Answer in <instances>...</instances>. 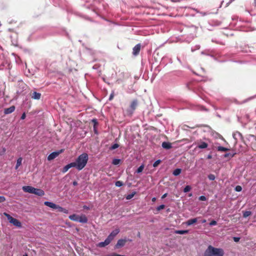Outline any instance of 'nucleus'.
Segmentation results:
<instances>
[{
  "mask_svg": "<svg viewBox=\"0 0 256 256\" xmlns=\"http://www.w3.org/2000/svg\"><path fill=\"white\" fill-rule=\"evenodd\" d=\"M233 240L235 242H238L240 240V238L238 237H234Z\"/></svg>",
  "mask_w": 256,
  "mask_h": 256,
  "instance_id": "42",
  "label": "nucleus"
},
{
  "mask_svg": "<svg viewBox=\"0 0 256 256\" xmlns=\"http://www.w3.org/2000/svg\"><path fill=\"white\" fill-rule=\"evenodd\" d=\"M213 256H224V251L222 248L214 247Z\"/></svg>",
  "mask_w": 256,
  "mask_h": 256,
  "instance_id": "4",
  "label": "nucleus"
},
{
  "mask_svg": "<svg viewBox=\"0 0 256 256\" xmlns=\"http://www.w3.org/2000/svg\"><path fill=\"white\" fill-rule=\"evenodd\" d=\"M252 214V212L250 211H245L243 212V216L244 218H246Z\"/></svg>",
  "mask_w": 256,
  "mask_h": 256,
  "instance_id": "27",
  "label": "nucleus"
},
{
  "mask_svg": "<svg viewBox=\"0 0 256 256\" xmlns=\"http://www.w3.org/2000/svg\"><path fill=\"white\" fill-rule=\"evenodd\" d=\"M162 147L168 150L172 148V144L168 142H164L162 143Z\"/></svg>",
  "mask_w": 256,
  "mask_h": 256,
  "instance_id": "18",
  "label": "nucleus"
},
{
  "mask_svg": "<svg viewBox=\"0 0 256 256\" xmlns=\"http://www.w3.org/2000/svg\"><path fill=\"white\" fill-rule=\"evenodd\" d=\"M84 208H86V209H88V208H88V206H84Z\"/></svg>",
  "mask_w": 256,
  "mask_h": 256,
  "instance_id": "53",
  "label": "nucleus"
},
{
  "mask_svg": "<svg viewBox=\"0 0 256 256\" xmlns=\"http://www.w3.org/2000/svg\"><path fill=\"white\" fill-rule=\"evenodd\" d=\"M123 184H124L122 181H116L115 184V185L118 187H120L122 186Z\"/></svg>",
  "mask_w": 256,
  "mask_h": 256,
  "instance_id": "32",
  "label": "nucleus"
},
{
  "mask_svg": "<svg viewBox=\"0 0 256 256\" xmlns=\"http://www.w3.org/2000/svg\"><path fill=\"white\" fill-rule=\"evenodd\" d=\"M216 224H217L216 222V220H213L211 221V222H210V226H215V225H216Z\"/></svg>",
  "mask_w": 256,
  "mask_h": 256,
  "instance_id": "40",
  "label": "nucleus"
},
{
  "mask_svg": "<svg viewBox=\"0 0 256 256\" xmlns=\"http://www.w3.org/2000/svg\"><path fill=\"white\" fill-rule=\"evenodd\" d=\"M253 137H254L255 138V140H256V137L254 136H252Z\"/></svg>",
  "mask_w": 256,
  "mask_h": 256,
  "instance_id": "55",
  "label": "nucleus"
},
{
  "mask_svg": "<svg viewBox=\"0 0 256 256\" xmlns=\"http://www.w3.org/2000/svg\"><path fill=\"white\" fill-rule=\"evenodd\" d=\"M57 207L58 208L56 209H58V212H62L63 208L60 206L58 205H57Z\"/></svg>",
  "mask_w": 256,
  "mask_h": 256,
  "instance_id": "41",
  "label": "nucleus"
},
{
  "mask_svg": "<svg viewBox=\"0 0 256 256\" xmlns=\"http://www.w3.org/2000/svg\"><path fill=\"white\" fill-rule=\"evenodd\" d=\"M206 222V220H205V219L202 220H201V222H202V224L205 223V222Z\"/></svg>",
  "mask_w": 256,
  "mask_h": 256,
  "instance_id": "51",
  "label": "nucleus"
},
{
  "mask_svg": "<svg viewBox=\"0 0 256 256\" xmlns=\"http://www.w3.org/2000/svg\"><path fill=\"white\" fill-rule=\"evenodd\" d=\"M137 105H138V100H133L130 104V108L133 111H134L136 110Z\"/></svg>",
  "mask_w": 256,
  "mask_h": 256,
  "instance_id": "17",
  "label": "nucleus"
},
{
  "mask_svg": "<svg viewBox=\"0 0 256 256\" xmlns=\"http://www.w3.org/2000/svg\"><path fill=\"white\" fill-rule=\"evenodd\" d=\"M217 150L218 151H221V152H226L229 150L228 148L222 146H219L217 148Z\"/></svg>",
  "mask_w": 256,
  "mask_h": 256,
  "instance_id": "25",
  "label": "nucleus"
},
{
  "mask_svg": "<svg viewBox=\"0 0 256 256\" xmlns=\"http://www.w3.org/2000/svg\"><path fill=\"white\" fill-rule=\"evenodd\" d=\"M26 118V114L24 113L22 114L21 116V119L24 120Z\"/></svg>",
  "mask_w": 256,
  "mask_h": 256,
  "instance_id": "45",
  "label": "nucleus"
},
{
  "mask_svg": "<svg viewBox=\"0 0 256 256\" xmlns=\"http://www.w3.org/2000/svg\"><path fill=\"white\" fill-rule=\"evenodd\" d=\"M62 150H60V152H54L51 153L48 156V160H52L56 158L62 152Z\"/></svg>",
  "mask_w": 256,
  "mask_h": 256,
  "instance_id": "6",
  "label": "nucleus"
},
{
  "mask_svg": "<svg viewBox=\"0 0 256 256\" xmlns=\"http://www.w3.org/2000/svg\"><path fill=\"white\" fill-rule=\"evenodd\" d=\"M24 256H28L27 254H24Z\"/></svg>",
  "mask_w": 256,
  "mask_h": 256,
  "instance_id": "54",
  "label": "nucleus"
},
{
  "mask_svg": "<svg viewBox=\"0 0 256 256\" xmlns=\"http://www.w3.org/2000/svg\"><path fill=\"white\" fill-rule=\"evenodd\" d=\"M196 218L190 219L186 222V224L187 226L192 225V224L196 223L198 222V218Z\"/></svg>",
  "mask_w": 256,
  "mask_h": 256,
  "instance_id": "13",
  "label": "nucleus"
},
{
  "mask_svg": "<svg viewBox=\"0 0 256 256\" xmlns=\"http://www.w3.org/2000/svg\"><path fill=\"white\" fill-rule=\"evenodd\" d=\"M33 194H35L38 196H43L44 194V192L41 189L34 188Z\"/></svg>",
  "mask_w": 256,
  "mask_h": 256,
  "instance_id": "11",
  "label": "nucleus"
},
{
  "mask_svg": "<svg viewBox=\"0 0 256 256\" xmlns=\"http://www.w3.org/2000/svg\"><path fill=\"white\" fill-rule=\"evenodd\" d=\"M144 168V165H141L136 170V172L138 173H140L143 170Z\"/></svg>",
  "mask_w": 256,
  "mask_h": 256,
  "instance_id": "30",
  "label": "nucleus"
},
{
  "mask_svg": "<svg viewBox=\"0 0 256 256\" xmlns=\"http://www.w3.org/2000/svg\"><path fill=\"white\" fill-rule=\"evenodd\" d=\"M120 232L119 228H116L107 237L104 242H100L98 244V246L100 248L105 247L108 245L114 237Z\"/></svg>",
  "mask_w": 256,
  "mask_h": 256,
  "instance_id": "2",
  "label": "nucleus"
},
{
  "mask_svg": "<svg viewBox=\"0 0 256 256\" xmlns=\"http://www.w3.org/2000/svg\"><path fill=\"white\" fill-rule=\"evenodd\" d=\"M118 147H119V145L118 144H114L110 146V150H114L117 148Z\"/></svg>",
  "mask_w": 256,
  "mask_h": 256,
  "instance_id": "29",
  "label": "nucleus"
},
{
  "mask_svg": "<svg viewBox=\"0 0 256 256\" xmlns=\"http://www.w3.org/2000/svg\"><path fill=\"white\" fill-rule=\"evenodd\" d=\"M156 198H152V202H155V201H156Z\"/></svg>",
  "mask_w": 256,
  "mask_h": 256,
  "instance_id": "52",
  "label": "nucleus"
},
{
  "mask_svg": "<svg viewBox=\"0 0 256 256\" xmlns=\"http://www.w3.org/2000/svg\"><path fill=\"white\" fill-rule=\"evenodd\" d=\"M114 98V94H112L110 95V98H109V100H112Z\"/></svg>",
  "mask_w": 256,
  "mask_h": 256,
  "instance_id": "48",
  "label": "nucleus"
},
{
  "mask_svg": "<svg viewBox=\"0 0 256 256\" xmlns=\"http://www.w3.org/2000/svg\"><path fill=\"white\" fill-rule=\"evenodd\" d=\"M138 236H140V232H138Z\"/></svg>",
  "mask_w": 256,
  "mask_h": 256,
  "instance_id": "56",
  "label": "nucleus"
},
{
  "mask_svg": "<svg viewBox=\"0 0 256 256\" xmlns=\"http://www.w3.org/2000/svg\"><path fill=\"white\" fill-rule=\"evenodd\" d=\"M120 159L114 158L112 160V164L114 165H118L120 164Z\"/></svg>",
  "mask_w": 256,
  "mask_h": 256,
  "instance_id": "28",
  "label": "nucleus"
},
{
  "mask_svg": "<svg viewBox=\"0 0 256 256\" xmlns=\"http://www.w3.org/2000/svg\"><path fill=\"white\" fill-rule=\"evenodd\" d=\"M208 178L210 180H214L215 179L216 177L214 174H210L208 176Z\"/></svg>",
  "mask_w": 256,
  "mask_h": 256,
  "instance_id": "34",
  "label": "nucleus"
},
{
  "mask_svg": "<svg viewBox=\"0 0 256 256\" xmlns=\"http://www.w3.org/2000/svg\"><path fill=\"white\" fill-rule=\"evenodd\" d=\"M236 154V153L234 154H230V153H227L224 154V157L225 158H228V159H230L234 157V155Z\"/></svg>",
  "mask_w": 256,
  "mask_h": 256,
  "instance_id": "22",
  "label": "nucleus"
},
{
  "mask_svg": "<svg viewBox=\"0 0 256 256\" xmlns=\"http://www.w3.org/2000/svg\"><path fill=\"white\" fill-rule=\"evenodd\" d=\"M41 96L42 94L40 93L37 92H34L30 94L32 98L34 100H40L41 98Z\"/></svg>",
  "mask_w": 256,
  "mask_h": 256,
  "instance_id": "10",
  "label": "nucleus"
},
{
  "mask_svg": "<svg viewBox=\"0 0 256 256\" xmlns=\"http://www.w3.org/2000/svg\"><path fill=\"white\" fill-rule=\"evenodd\" d=\"M106 256H124L120 255V254H109V255H107Z\"/></svg>",
  "mask_w": 256,
  "mask_h": 256,
  "instance_id": "43",
  "label": "nucleus"
},
{
  "mask_svg": "<svg viewBox=\"0 0 256 256\" xmlns=\"http://www.w3.org/2000/svg\"><path fill=\"white\" fill-rule=\"evenodd\" d=\"M16 107L14 106H12L8 108H4V114H8L12 113L14 111Z\"/></svg>",
  "mask_w": 256,
  "mask_h": 256,
  "instance_id": "12",
  "label": "nucleus"
},
{
  "mask_svg": "<svg viewBox=\"0 0 256 256\" xmlns=\"http://www.w3.org/2000/svg\"><path fill=\"white\" fill-rule=\"evenodd\" d=\"M200 200L205 201L206 200V197L204 196H200L198 198Z\"/></svg>",
  "mask_w": 256,
  "mask_h": 256,
  "instance_id": "38",
  "label": "nucleus"
},
{
  "mask_svg": "<svg viewBox=\"0 0 256 256\" xmlns=\"http://www.w3.org/2000/svg\"><path fill=\"white\" fill-rule=\"evenodd\" d=\"M92 122L94 123V126L98 124L96 120V119L92 120Z\"/></svg>",
  "mask_w": 256,
  "mask_h": 256,
  "instance_id": "46",
  "label": "nucleus"
},
{
  "mask_svg": "<svg viewBox=\"0 0 256 256\" xmlns=\"http://www.w3.org/2000/svg\"><path fill=\"white\" fill-rule=\"evenodd\" d=\"M167 194H167L166 193V194H164L162 196V199H164V198H166V196H167Z\"/></svg>",
  "mask_w": 256,
  "mask_h": 256,
  "instance_id": "47",
  "label": "nucleus"
},
{
  "mask_svg": "<svg viewBox=\"0 0 256 256\" xmlns=\"http://www.w3.org/2000/svg\"><path fill=\"white\" fill-rule=\"evenodd\" d=\"M88 220L87 217L84 214H82L78 217V222H80L85 224L88 222Z\"/></svg>",
  "mask_w": 256,
  "mask_h": 256,
  "instance_id": "14",
  "label": "nucleus"
},
{
  "mask_svg": "<svg viewBox=\"0 0 256 256\" xmlns=\"http://www.w3.org/2000/svg\"><path fill=\"white\" fill-rule=\"evenodd\" d=\"M235 190H236V191L238 192H240L242 190V188L240 186H237L235 188Z\"/></svg>",
  "mask_w": 256,
  "mask_h": 256,
  "instance_id": "36",
  "label": "nucleus"
},
{
  "mask_svg": "<svg viewBox=\"0 0 256 256\" xmlns=\"http://www.w3.org/2000/svg\"><path fill=\"white\" fill-rule=\"evenodd\" d=\"M136 194V192H132V194H128L126 196V199L128 200H130L131 198H132Z\"/></svg>",
  "mask_w": 256,
  "mask_h": 256,
  "instance_id": "26",
  "label": "nucleus"
},
{
  "mask_svg": "<svg viewBox=\"0 0 256 256\" xmlns=\"http://www.w3.org/2000/svg\"><path fill=\"white\" fill-rule=\"evenodd\" d=\"M22 158H19L17 160L15 168L16 170L18 169V168L22 164Z\"/></svg>",
  "mask_w": 256,
  "mask_h": 256,
  "instance_id": "23",
  "label": "nucleus"
},
{
  "mask_svg": "<svg viewBox=\"0 0 256 256\" xmlns=\"http://www.w3.org/2000/svg\"><path fill=\"white\" fill-rule=\"evenodd\" d=\"M140 47L141 46L140 44H137L136 46H134L132 50V54L136 56L139 54L140 50Z\"/></svg>",
  "mask_w": 256,
  "mask_h": 256,
  "instance_id": "8",
  "label": "nucleus"
},
{
  "mask_svg": "<svg viewBox=\"0 0 256 256\" xmlns=\"http://www.w3.org/2000/svg\"><path fill=\"white\" fill-rule=\"evenodd\" d=\"M74 166V164H73L72 162H71L70 164H68L66 165V166H64L63 168H62V172L63 173H65L70 168H73Z\"/></svg>",
  "mask_w": 256,
  "mask_h": 256,
  "instance_id": "16",
  "label": "nucleus"
},
{
  "mask_svg": "<svg viewBox=\"0 0 256 256\" xmlns=\"http://www.w3.org/2000/svg\"><path fill=\"white\" fill-rule=\"evenodd\" d=\"M62 212H64V214H68V210L64 208H63Z\"/></svg>",
  "mask_w": 256,
  "mask_h": 256,
  "instance_id": "44",
  "label": "nucleus"
},
{
  "mask_svg": "<svg viewBox=\"0 0 256 256\" xmlns=\"http://www.w3.org/2000/svg\"><path fill=\"white\" fill-rule=\"evenodd\" d=\"M78 184L77 182H76V181H74L72 182V184L74 186H77Z\"/></svg>",
  "mask_w": 256,
  "mask_h": 256,
  "instance_id": "49",
  "label": "nucleus"
},
{
  "mask_svg": "<svg viewBox=\"0 0 256 256\" xmlns=\"http://www.w3.org/2000/svg\"><path fill=\"white\" fill-rule=\"evenodd\" d=\"M79 216L76 214H73L69 216V218L74 222H78Z\"/></svg>",
  "mask_w": 256,
  "mask_h": 256,
  "instance_id": "19",
  "label": "nucleus"
},
{
  "mask_svg": "<svg viewBox=\"0 0 256 256\" xmlns=\"http://www.w3.org/2000/svg\"><path fill=\"white\" fill-rule=\"evenodd\" d=\"M208 144L205 142H201L198 146L197 148L200 149L206 148L208 147Z\"/></svg>",
  "mask_w": 256,
  "mask_h": 256,
  "instance_id": "20",
  "label": "nucleus"
},
{
  "mask_svg": "<svg viewBox=\"0 0 256 256\" xmlns=\"http://www.w3.org/2000/svg\"><path fill=\"white\" fill-rule=\"evenodd\" d=\"M174 232L176 234H184L188 232V230H176Z\"/></svg>",
  "mask_w": 256,
  "mask_h": 256,
  "instance_id": "21",
  "label": "nucleus"
},
{
  "mask_svg": "<svg viewBox=\"0 0 256 256\" xmlns=\"http://www.w3.org/2000/svg\"><path fill=\"white\" fill-rule=\"evenodd\" d=\"M161 162V160H156L153 164L154 167H156L158 166V164Z\"/></svg>",
  "mask_w": 256,
  "mask_h": 256,
  "instance_id": "33",
  "label": "nucleus"
},
{
  "mask_svg": "<svg viewBox=\"0 0 256 256\" xmlns=\"http://www.w3.org/2000/svg\"><path fill=\"white\" fill-rule=\"evenodd\" d=\"M182 172V170L180 168H176L172 172L173 174L175 176H177L179 175Z\"/></svg>",
  "mask_w": 256,
  "mask_h": 256,
  "instance_id": "24",
  "label": "nucleus"
},
{
  "mask_svg": "<svg viewBox=\"0 0 256 256\" xmlns=\"http://www.w3.org/2000/svg\"><path fill=\"white\" fill-rule=\"evenodd\" d=\"M4 214L6 216L10 223L12 224L14 226H16L18 228H20L22 226V224L18 220L14 218L9 214H8L6 212L4 213Z\"/></svg>",
  "mask_w": 256,
  "mask_h": 256,
  "instance_id": "3",
  "label": "nucleus"
},
{
  "mask_svg": "<svg viewBox=\"0 0 256 256\" xmlns=\"http://www.w3.org/2000/svg\"><path fill=\"white\" fill-rule=\"evenodd\" d=\"M34 188L31 186H24L22 187V190L24 192H28L30 194H33V192L34 190Z\"/></svg>",
  "mask_w": 256,
  "mask_h": 256,
  "instance_id": "9",
  "label": "nucleus"
},
{
  "mask_svg": "<svg viewBox=\"0 0 256 256\" xmlns=\"http://www.w3.org/2000/svg\"><path fill=\"white\" fill-rule=\"evenodd\" d=\"M126 240L123 239H120L118 240L115 246V248H119L123 246H124V244L126 243Z\"/></svg>",
  "mask_w": 256,
  "mask_h": 256,
  "instance_id": "7",
  "label": "nucleus"
},
{
  "mask_svg": "<svg viewBox=\"0 0 256 256\" xmlns=\"http://www.w3.org/2000/svg\"><path fill=\"white\" fill-rule=\"evenodd\" d=\"M6 152V148H2V150H0V156H2Z\"/></svg>",
  "mask_w": 256,
  "mask_h": 256,
  "instance_id": "37",
  "label": "nucleus"
},
{
  "mask_svg": "<svg viewBox=\"0 0 256 256\" xmlns=\"http://www.w3.org/2000/svg\"><path fill=\"white\" fill-rule=\"evenodd\" d=\"M213 250L214 247L212 246H209L204 251V256H213Z\"/></svg>",
  "mask_w": 256,
  "mask_h": 256,
  "instance_id": "5",
  "label": "nucleus"
},
{
  "mask_svg": "<svg viewBox=\"0 0 256 256\" xmlns=\"http://www.w3.org/2000/svg\"><path fill=\"white\" fill-rule=\"evenodd\" d=\"M88 160V156L86 153H82L80 154L74 162H72L76 168L78 170H82L86 166Z\"/></svg>",
  "mask_w": 256,
  "mask_h": 256,
  "instance_id": "1",
  "label": "nucleus"
},
{
  "mask_svg": "<svg viewBox=\"0 0 256 256\" xmlns=\"http://www.w3.org/2000/svg\"><path fill=\"white\" fill-rule=\"evenodd\" d=\"M191 190V187L190 186H186L184 189V192H187L190 191Z\"/></svg>",
  "mask_w": 256,
  "mask_h": 256,
  "instance_id": "31",
  "label": "nucleus"
},
{
  "mask_svg": "<svg viewBox=\"0 0 256 256\" xmlns=\"http://www.w3.org/2000/svg\"><path fill=\"white\" fill-rule=\"evenodd\" d=\"M6 200V198L4 196H0V202H3Z\"/></svg>",
  "mask_w": 256,
  "mask_h": 256,
  "instance_id": "39",
  "label": "nucleus"
},
{
  "mask_svg": "<svg viewBox=\"0 0 256 256\" xmlns=\"http://www.w3.org/2000/svg\"><path fill=\"white\" fill-rule=\"evenodd\" d=\"M212 158V156L211 154H208L207 156L208 159H211Z\"/></svg>",
  "mask_w": 256,
  "mask_h": 256,
  "instance_id": "50",
  "label": "nucleus"
},
{
  "mask_svg": "<svg viewBox=\"0 0 256 256\" xmlns=\"http://www.w3.org/2000/svg\"><path fill=\"white\" fill-rule=\"evenodd\" d=\"M164 208H165V206L164 204H162L156 208V210H157V211L158 212V211L160 210H161L164 209Z\"/></svg>",
  "mask_w": 256,
  "mask_h": 256,
  "instance_id": "35",
  "label": "nucleus"
},
{
  "mask_svg": "<svg viewBox=\"0 0 256 256\" xmlns=\"http://www.w3.org/2000/svg\"><path fill=\"white\" fill-rule=\"evenodd\" d=\"M44 204L46 206H48L50 208H52L53 209H56L57 207V204L50 202H44Z\"/></svg>",
  "mask_w": 256,
  "mask_h": 256,
  "instance_id": "15",
  "label": "nucleus"
}]
</instances>
